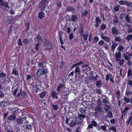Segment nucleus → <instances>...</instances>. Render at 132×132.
Masks as SVG:
<instances>
[{
    "mask_svg": "<svg viewBox=\"0 0 132 132\" xmlns=\"http://www.w3.org/2000/svg\"><path fill=\"white\" fill-rule=\"evenodd\" d=\"M38 66L39 69L36 72V76L38 78L41 77L42 75H46L48 73V72L47 68H45V66L44 64L40 62L38 64Z\"/></svg>",
    "mask_w": 132,
    "mask_h": 132,
    "instance_id": "obj_1",
    "label": "nucleus"
},
{
    "mask_svg": "<svg viewBox=\"0 0 132 132\" xmlns=\"http://www.w3.org/2000/svg\"><path fill=\"white\" fill-rule=\"evenodd\" d=\"M10 81V78L6 76L5 72L4 73L2 71H0V83L2 84L7 85Z\"/></svg>",
    "mask_w": 132,
    "mask_h": 132,
    "instance_id": "obj_2",
    "label": "nucleus"
},
{
    "mask_svg": "<svg viewBox=\"0 0 132 132\" xmlns=\"http://www.w3.org/2000/svg\"><path fill=\"white\" fill-rule=\"evenodd\" d=\"M44 45L46 50H51L52 48V43L47 39H44Z\"/></svg>",
    "mask_w": 132,
    "mask_h": 132,
    "instance_id": "obj_3",
    "label": "nucleus"
},
{
    "mask_svg": "<svg viewBox=\"0 0 132 132\" xmlns=\"http://www.w3.org/2000/svg\"><path fill=\"white\" fill-rule=\"evenodd\" d=\"M114 76L111 73H109V74H106L105 76V80L106 81H108L109 80L112 84L115 83L114 80Z\"/></svg>",
    "mask_w": 132,
    "mask_h": 132,
    "instance_id": "obj_4",
    "label": "nucleus"
},
{
    "mask_svg": "<svg viewBox=\"0 0 132 132\" xmlns=\"http://www.w3.org/2000/svg\"><path fill=\"white\" fill-rule=\"evenodd\" d=\"M87 123L88 125L87 128L88 129H89V128L92 129L93 127V126L94 127H96L98 126L97 122L94 120L92 121L91 124H90V122L88 121H87Z\"/></svg>",
    "mask_w": 132,
    "mask_h": 132,
    "instance_id": "obj_5",
    "label": "nucleus"
},
{
    "mask_svg": "<svg viewBox=\"0 0 132 132\" xmlns=\"http://www.w3.org/2000/svg\"><path fill=\"white\" fill-rule=\"evenodd\" d=\"M101 22V20L99 17H97L95 19V24L94 27L97 28H98Z\"/></svg>",
    "mask_w": 132,
    "mask_h": 132,
    "instance_id": "obj_6",
    "label": "nucleus"
},
{
    "mask_svg": "<svg viewBox=\"0 0 132 132\" xmlns=\"http://www.w3.org/2000/svg\"><path fill=\"white\" fill-rule=\"evenodd\" d=\"M12 28L15 29H16L17 28V27L16 24H15L13 23H12V24L11 26L9 29V30L8 31V34L9 35H11V31Z\"/></svg>",
    "mask_w": 132,
    "mask_h": 132,
    "instance_id": "obj_7",
    "label": "nucleus"
},
{
    "mask_svg": "<svg viewBox=\"0 0 132 132\" xmlns=\"http://www.w3.org/2000/svg\"><path fill=\"white\" fill-rule=\"evenodd\" d=\"M112 33L113 35L117 36L119 34V32L115 27H112Z\"/></svg>",
    "mask_w": 132,
    "mask_h": 132,
    "instance_id": "obj_8",
    "label": "nucleus"
},
{
    "mask_svg": "<svg viewBox=\"0 0 132 132\" xmlns=\"http://www.w3.org/2000/svg\"><path fill=\"white\" fill-rule=\"evenodd\" d=\"M78 31L80 36L84 34V27L83 25L81 23L79 26V28Z\"/></svg>",
    "mask_w": 132,
    "mask_h": 132,
    "instance_id": "obj_9",
    "label": "nucleus"
},
{
    "mask_svg": "<svg viewBox=\"0 0 132 132\" xmlns=\"http://www.w3.org/2000/svg\"><path fill=\"white\" fill-rule=\"evenodd\" d=\"M12 17V16H9L7 17V19L5 21V23L6 25H8L12 22L13 19V17Z\"/></svg>",
    "mask_w": 132,
    "mask_h": 132,
    "instance_id": "obj_10",
    "label": "nucleus"
},
{
    "mask_svg": "<svg viewBox=\"0 0 132 132\" xmlns=\"http://www.w3.org/2000/svg\"><path fill=\"white\" fill-rule=\"evenodd\" d=\"M65 87V84H64L61 83L58 85L57 88L56 89L57 91H58V93H59L61 89Z\"/></svg>",
    "mask_w": 132,
    "mask_h": 132,
    "instance_id": "obj_11",
    "label": "nucleus"
},
{
    "mask_svg": "<svg viewBox=\"0 0 132 132\" xmlns=\"http://www.w3.org/2000/svg\"><path fill=\"white\" fill-rule=\"evenodd\" d=\"M45 16V14L43 11H42L39 12L38 17L40 20L43 19Z\"/></svg>",
    "mask_w": 132,
    "mask_h": 132,
    "instance_id": "obj_12",
    "label": "nucleus"
},
{
    "mask_svg": "<svg viewBox=\"0 0 132 132\" xmlns=\"http://www.w3.org/2000/svg\"><path fill=\"white\" fill-rule=\"evenodd\" d=\"M84 64V63L83 62L80 61L79 62H77L76 64H74L72 65L70 67V69L71 70H72L73 68L76 67L77 66L81 65L82 64Z\"/></svg>",
    "mask_w": 132,
    "mask_h": 132,
    "instance_id": "obj_13",
    "label": "nucleus"
},
{
    "mask_svg": "<svg viewBox=\"0 0 132 132\" xmlns=\"http://www.w3.org/2000/svg\"><path fill=\"white\" fill-rule=\"evenodd\" d=\"M58 93H57V92L55 91H53L51 93V95L52 98H55L56 99H58L59 98L57 96Z\"/></svg>",
    "mask_w": 132,
    "mask_h": 132,
    "instance_id": "obj_14",
    "label": "nucleus"
},
{
    "mask_svg": "<svg viewBox=\"0 0 132 132\" xmlns=\"http://www.w3.org/2000/svg\"><path fill=\"white\" fill-rule=\"evenodd\" d=\"M39 89V88L37 85H34L32 87V91L34 93H37L38 92Z\"/></svg>",
    "mask_w": 132,
    "mask_h": 132,
    "instance_id": "obj_15",
    "label": "nucleus"
},
{
    "mask_svg": "<svg viewBox=\"0 0 132 132\" xmlns=\"http://www.w3.org/2000/svg\"><path fill=\"white\" fill-rule=\"evenodd\" d=\"M114 40L116 43H118V44L121 42L122 40L120 36H115Z\"/></svg>",
    "mask_w": 132,
    "mask_h": 132,
    "instance_id": "obj_16",
    "label": "nucleus"
},
{
    "mask_svg": "<svg viewBox=\"0 0 132 132\" xmlns=\"http://www.w3.org/2000/svg\"><path fill=\"white\" fill-rule=\"evenodd\" d=\"M81 72L80 68L77 66L75 68V73L76 76L80 75Z\"/></svg>",
    "mask_w": 132,
    "mask_h": 132,
    "instance_id": "obj_17",
    "label": "nucleus"
},
{
    "mask_svg": "<svg viewBox=\"0 0 132 132\" xmlns=\"http://www.w3.org/2000/svg\"><path fill=\"white\" fill-rule=\"evenodd\" d=\"M72 21L76 22L78 19V15L77 14L72 15L71 16Z\"/></svg>",
    "mask_w": 132,
    "mask_h": 132,
    "instance_id": "obj_18",
    "label": "nucleus"
},
{
    "mask_svg": "<svg viewBox=\"0 0 132 132\" xmlns=\"http://www.w3.org/2000/svg\"><path fill=\"white\" fill-rule=\"evenodd\" d=\"M23 118L20 117H18L16 120V122H17V125H20L22 124L23 122Z\"/></svg>",
    "mask_w": 132,
    "mask_h": 132,
    "instance_id": "obj_19",
    "label": "nucleus"
},
{
    "mask_svg": "<svg viewBox=\"0 0 132 132\" xmlns=\"http://www.w3.org/2000/svg\"><path fill=\"white\" fill-rule=\"evenodd\" d=\"M118 44L114 42V43H113L111 47V50L113 52H114L115 49V48L117 47Z\"/></svg>",
    "mask_w": 132,
    "mask_h": 132,
    "instance_id": "obj_20",
    "label": "nucleus"
},
{
    "mask_svg": "<svg viewBox=\"0 0 132 132\" xmlns=\"http://www.w3.org/2000/svg\"><path fill=\"white\" fill-rule=\"evenodd\" d=\"M106 116L107 118H112L113 117V113L111 111H107V113L106 114Z\"/></svg>",
    "mask_w": 132,
    "mask_h": 132,
    "instance_id": "obj_21",
    "label": "nucleus"
},
{
    "mask_svg": "<svg viewBox=\"0 0 132 132\" xmlns=\"http://www.w3.org/2000/svg\"><path fill=\"white\" fill-rule=\"evenodd\" d=\"M76 122L78 124L79 123H81L83 121V119L80 118L79 117H76L75 120Z\"/></svg>",
    "mask_w": 132,
    "mask_h": 132,
    "instance_id": "obj_22",
    "label": "nucleus"
},
{
    "mask_svg": "<svg viewBox=\"0 0 132 132\" xmlns=\"http://www.w3.org/2000/svg\"><path fill=\"white\" fill-rule=\"evenodd\" d=\"M56 4L57 5V7L59 9L61 8L62 7V1L61 0H57L56 2Z\"/></svg>",
    "mask_w": 132,
    "mask_h": 132,
    "instance_id": "obj_23",
    "label": "nucleus"
},
{
    "mask_svg": "<svg viewBox=\"0 0 132 132\" xmlns=\"http://www.w3.org/2000/svg\"><path fill=\"white\" fill-rule=\"evenodd\" d=\"M16 118V117L14 115L10 116L7 118V119L9 121L14 120Z\"/></svg>",
    "mask_w": 132,
    "mask_h": 132,
    "instance_id": "obj_24",
    "label": "nucleus"
},
{
    "mask_svg": "<svg viewBox=\"0 0 132 132\" xmlns=\"http://www.w3.org/2000/svg\"><path fill=\"white\" fill-rule=\"evenodd\" d=\"M106 127L105 126H99L98 125V126L96 127V128L98 130L102 129L104 131H106L107 130Z\"/></svg>",
    "mask_w": 132,
    "mask_h": 132,
    "instance_id": "obj_25",
    "label": "nucleus"
},
{
    "mask_svg": "<svg viewBox=\"0 0 132 132\" xmlns=\"http://www.w3.org/2000/svg\"><path fill=\"white\" fill-rule=\"evenodd\" d=\"M12 74L14 75L15 76H18L19 74V72L18 70L15 68L12 70Z\"/></svg>",
    "mask_w": 132,
    "mask_h": 132,
    "instance_id": "obj_26",
    "label": "nucleus"
},
{
    "mask_svg": "<svg viewBox=\"0 0 132 132\" xmlns=\"http://www.w3.org/2000/svg\"><path fill=\"white\" fill-rule=\"evenodd\" d=\"M104 109L106 112L108 111H109V110H111V109H110V106L107 104L105 105L104 107Z\"/></svg>",
    "mask_w": 132,
    "mask_h": 132,
    "instance_id": "obj_27",
    "label": "nucleus"
},
{
    "mask_svg": "<svg viewBox=\"0 0 132 132\" xmlns=\"http://www.w3.org/2000/svg\"><path fill=\"white\" fill-rule=\"evenodd\" d=\"M3 5V7L5 10H7L9 9V4L6 1H5L4 2Z\"/></svg>",
    "mask_w": 132,
    "mask_h": 132,
    "instance_id": "obj_28",
    "label": "nucleus"
},
{
    "mask_svg": "<svg viewBox=\"0 0 132 132\" xmlns=\"http://www.w3.org/2000/svg\"><path fill=\"white\" fill-rule=\"evenodd\" d=\"M88 36V33H86L84 34L81 36L83 37V39L85 41H86L87 39Z\"/></svg>",
    "mask_w": 132,
    "mask_h": 132,
    "instance_id": "obj_29",
    "label": "nucleus"
},
{
    "mask_svg": "<svg viewBox=\"0 0 132 132\" xmlns=\"http://www.w3.org/2000/svg\"><path fill=\"white\" fill-rule=\"evenodd\" d=\"M18 109L17 108H13L11 109V111L13 114H16L18 112Z\"/></svg>",
    "mask_w": 132,
    "mask_h": 132,
    "instance_id": "obj_30",
    "label": "nucleus"
},
{
    "mask_svg": "<svg viewBox=\"0 0 132 132\" xmlns=\"http://www.w3.org/2000/svg\"><path fill=\"white\" fill-rule=\"evenodd\" d=\"M86 108L85 106H84L80 108V112L82 114L85 113L86 111Z\"/></svg>",
    "mask_w": 132,
    "mask_h": 132,
    "instance_id": "obj_31",
    "label": "nucleus"
},
{
    "mask_svg": "<svg viewBox=\"0 0 132 132\" xmlns=\"http://www.w3.org/2000/svg\"><path fill=\"white\" fill-rule=\"evenodd\" d=\"M82 69H84L85 68H86V69H85L86 70L89 71L90 70V68H89V64H83L82 66Z\"/></svg>",
    "mask_w": 132,
    "mask_h": 132,
    "instance_id": "obj_32",
    "label": "nucleus"
},
{
    "mask_svg": "<svg viewBox=\"0 0 132 132\" xmlns=\"http://www.w3.org/2000/svg\"><path fill=\"white\" fill-rule=\"evenodd\" d=\"M7 105V103L6 101H2L0 103V105L2 107H4Z\"/></svg>",
    "mask_w": 132,
    "mask_h": 132,
    "instance_id": "obj_33",
    "label": "nucleus"
},
{
    "mask_svg": "<svg viewBox=\"0 0 132 132\" xmlns=\"http://www.w3.org/2000/svg\"><path fill=\"white\" fill-rule=\"evenodd\" d=\"M67 9L68 11L72 13H73V11H75L74 8L70 6H68L67 7Z\"/></svg>",
    "mask_w": 132,
    "mask_h": 132,
    "instance_id": "obj_34",
    "label": "nucleus"
},
{
    "mask_svg": "<svg viewBox=\"0 0 132 132\" xmlns=\"http://www.w3.org/2000/svg\"><path fill=\"white\" fill-rule=\"evenodd\" d=\"M102 39H103L104 41H106L107 42H109L110 40V39L109 37L104 36H102L101 37Z\"/></svg>",
    "mask_w": 132,
    "mask_h": 132,
    "instance_id": "obj_35",
    "label": "nucleus"
},
{
    "mask_svg": "<svg viewBox=\"0 0 132 132\" xmlns=\"http://www.w3.org/2000/svg\"><path fill=\"white\" fill-rule=\"evenodd\" d=\"M125 47L122 45H120L117 48L118 49V52H121L122 50L124 49Z\"/></svg>",
    "mask_w": 132,
    "mask_h": 132,
    "instance_id": "obj_36",
    "label": "nucleus"
},
{
    "mask_svg": "<svg viewBox=\"0 0 132 132\" xmlns=\"http://www.w3.org/2000/svg\"><path fill=\"white\" fill-rule=\"evenodd\" d=\"M59 39L60 43L61 45H60V46L65 51V48L64 47V46L62 45L63 44V40L62 39V38H59Z\"/></svg>",
    "mask_w": 132,
    "mask_h": 132,
    "instance_id": "obj_37",
    "label": "nucleus"
},
{
    "mask_svg": "<svg viewBox=\"0 0 132 132\" xmlns=\"http://www.w3.org/2000/svg\"><path fill=\"white\" fill-rule=\"evenodd\" d=\"M77 124L76 122L74 121L73 120H72L69 123V125L71 127H73L75 126Z\"/></svg>",
    "mask_w": 132,
    "mask_h": 132,
    "instance_id": "obj_38",
    "label": "nucleus"
},
{
    "mask_svg": "<svg viewBox=\"0 0 132 132\" xmlns=\"http://www.w3.org/2000/svg\"><path fill=\"white\" fill-rule=\"evenodd\" d=\"M120 6L119 5L117 4L114 7V11L117 12L120 9Z\"/></svg>",
    "mask_w": 132,
    "mask_h": 132,
    "instance_id": "obj_39",
    "label": "nucleus"
},
{
    "mask_svg": "<svg viewBox=\"0 0 132 132\" xmlns=\"http://www.w3.org/2000/svg\"><path fill=\"white\" fill-rule=\"evenodd\" d=\"M100 27L101 30L103 31L106 28V26L105 24L103 23H102Z\"/></svg>",
    "mask_w": 132,
    "mask_h": 132,
    "instance_id": "obj_40",
    "label": "nucleus"
},
{
    "mask_svg": "<svg viewBox=\"0 0 132 132\" xmlns=\"http://www.w3.org/2000/svg\"><path fill=\"white\" fill-rule=\"evenodd\" d=\"M20 93L21 95L23 97H24L26 95V92L24 91H23L21 89L20 90Z\"/></svg>",
    "mask_w": 132,
    "mask_h": 132,
    "instance_id": "obj_41",
    "label": "nucleus"
},
{
    "mask_svg": "<svg viewBox=\"0 0 132 132\" xmlns=\"http://www.w3.org/2000/svg\"><path fill=\"white\" fill-rule=\"evenodd\" d=\"M126 22L128 23H129L130 22V19L128 14L126 15L125 17Z\"/></svg>",
    "mask_w": 132,
    "mask_h": 132,
    "instance_id": "obj_42",
    "label": "nucleus"
},
{
    "mask_svg": "<svg viewBox=\"0 0 132 132\" xmlns=\"http://www.w3.org/2000/svg\"><path fill=\"white\" fill-rule=\"evenodd\" d=\"M121 52H119L116 53L115 54V57L117 59H120L121 58Z\"/></svg>",
    "mask_w": 132,
    "mask_h": 132,
    "instance_id": "obj_43",
    "label": "nucleus"
},
{
    "mask_svg": "<svg viewBox=\"0 0 132 132\" xmlns=\"http://www.w3.org/2000/svg\"><path fill=\"white\" fill-rule=\"evenodd\" d=\"M132 70L131 69H129L128 70L127 75V77L128 78L132 75Z\"/></svg>",
    "mask_w": 132,
    "mask_h": 132,
    "instance_id": "obj_44",
    "label": "nucleus"
},
{
    "mask_svg": "<svg viewBox=\"0 0 132 132\" xmlns=\"http://www.w3.org/2000/svg\"><path fill=\"white\" fill-rule=\"evenodd\" d=\"M52 107L53 109L54 110L56 111L58 109V104L54 105L53 104L52 105Z\"/></svg>",
    "mask_w": 132,
    "mask_h": 132,
    "instance_id": "obj_45",
    "label": "nucleus"
},
{
    "mask_svg": "<svg viewBox=\"0 0 132 132\" xmlns=\"http://www.w3.org/2000/svg\"><path fill=\"white\" fill-rule=\"evenodd\" d=\"M46 92L45 91H44L43 92L41 93L39 95V97L41 98H43L46 95Z\"/></svg>",
    "mask_w": 132,
    "mask_h": 132,
    "instance_id": "obj_46",
    "label": "nucleus"
},
{
    "mask_svg": "<svg viewBox=\"0 0 132 132\" xmlns=\"http://www.w3.org/2000/svg\"><path fill=\"white\" fill-rule=\"evenodd\" d=\"M127 84V87L128 86L132 87V80H128Z\"/></svg>",
    "mask_w": 132,
    "mask_h": 132,
    "instance_id": "obj_47",
    "label": "nucleus"
},
{
    "mask_svg": "<svg viewBox=\"0 0 132 132\" xmlns=\"http://www.w3.org/2000/svg\"><path fill=\"white\" fill-rule=\"evenodd\" d=\"M125 5L127 6H130L132 8V3L130 2H128L127 1H125Z\"/></svg>",
    "mask_w": 132,
    "mask_h": 132,
    "instance_id": "obj_48",
    "label": "nucleus"
},
{
    "mask_svg": "<svg viewBox=\"0 0 132 132\" xmlns=\"http://www.w3.org/2000/svg\"><path fill=\"white\" fill-rule=\"evenodd\" d=\"M109 130H111L114 132H116V127L113 126H110L109 128Z\"/></svg>",
    "mask_w": 132,
    "mask_h": 132,
    "instance_id": "obj_49",
    "label": "nucleus"
},
{
    "mask_svg": "<svg viewBox=\"0 0 132 132\" xmlns=\"http://www.w3.org/2000/svg\"><path fill=\"white\" fill-rule=\"evenodd\" d=\"M132 39V34L128 35L127 36L126 38L127 41H129Z\"/></svg>",
    "mask_w": 132,
    "mask_h": 132,
    "instance_id": "obj_50",
    "label": "nucleus"
},
{
    "mask_svg": "<svg viewBox=\"0 0 132 132\" xmlns=\"http://www.w3.org/2000/svg\"><path fill=\"white\" fill-rule=\"evenodd\" d=\"M97 77H98V76L97 75H96L95 77L91 76L90 77V78L92 80H94V81H95L97 79Z\"/></svg>",
    "mask_w": 132,
    "mask_h": 132,
    "instance_id": "obj_51",
    "label": "nucleus"
},
{
    "mask_svg": "<svg viewBox=\"0 0 132 132\" xmlns=\"http://www.w3.org/2000/svg\"><path fill=\"white\" fill-rule=\"evenodd\" d=\"M53 117L55 120H59V117L57 113H55L54 114Z\"/></svg>",
    "mask_w": 132,
    "mask_h": 132,
    "instance_id": "obj_52",
    "label": "nucleus"
},
{
    "mask_svg": "<svg viewBox=\"0 0 132 132\" xmlns=\"http://www.w3.org/2000/svg\"><path fill=\"white\" fill-rule=\"evenodd\" d=\"M113 22L115 24H117L118 23V20L117 17L116 16L114 17L113 20Z\"/></svg>",
    "mask_w": 132,
    "mask_h": 132,
    "instance_id": "obj_53",
    "label": "nucleus"
},
{
    "mask_svg": "<svg viewBox=\"0 0 132 132\" xmlns=\"http://www.w3.org/2000/svg\"><path fill=\"white\" fill-rule=\"evenodd\" d=\"M95 110L96 112H100L101 110V108L100 106H97L95 108Z\"/></svg>",
    "mask_w": 132,
    "mask_h": 132,
    "instance_id": "obj_54",
    "label": "nucleus"
},
{
    "mask_svg": "<svg viewBox=\"0 0 132 132\" xmlns=\"http://www.w3.org/2000/svg\"><path fill=\"white\" fill-rule=\"evenodd\" d=\"M36 38L37 39V41L39 42H42V39L41 37L38 35L36 37Z\"/></svg>",
    "mask_w": 132,
    "mask_h": 132,
    "instance_id": "obj_55",
    "label": "nucleus"
},
{
    "mask_svg": "<svg viewBox=\"0 0 132 132\" xmlns=\"http://www.w3.org/2000/svg\"><path fill=\"white\" fill-rule=\"evenodd\" d=\"M88 13V11L87 10H85L84 12H82L81 13V14L82 17L85 16Z\"/></svg>",
    "mask_w": 132,
    "mask_h": 132,
    "instance_id": "obj_56",
    "label": "nucleus"
},
{
    "mask_svg": "<svg viewBox=\"0 0 132 132\" xmlns=\"http://www.w3.org/2000/svg\"><path fill=\"white\" fill-rule=\"evenodd\" d=\"M26 129H28L30 130H32V127L30 125H27L26 126Z\"/></svg>",
    "mask_w": 132,
    "mask_h": 132,
    "instance_id": "obj_57",
    "label": "nucleus"
},
{
    "mask_svg": "<svg viewBox=\"0 0 132 132\" xmlns=\"http://www.w3.org/2000/svg\"><path fill=\"white\" fill-rule=\"evenodd\" d=\"M117 60L118 61H119V63L120 66L124 64L125 62L124 60H120L118 59H117Z\"/></svg>",
    "mask_w": 132,
    "mask_h": 132,
    "instance_id": "obj_58",
    "label": "nucleus"
},
{
    "mask_svg": "<svg viewBox=\"0 0 132 132\" xmlns=\"http://www.w3.org/2000/svg\"><path fill=\"white\" fill-rule=\"evenodd\" d=\"M25 24L27 27V30H28L29 29V27L30 26V23L28 22L27 21L25 22Z\"/></svg>",
    "mask_w": 132,
    "mask_h": 132,
    "instance_id": "obj_59",
    "label": "nucleus"
},
{
    "mask_svg": "<svg viewBox=\"0 0 132 132\" xmlns=\"http://www.w3.org/2000/svg\"><path fill=\"white\" fill-rule=\"evenodd\" d=\"M64 65V62L62 61H61V64L59 66V69L57 68V70L59 71V70L61 69L63 67Z\"/></svg>",
    "mask_w": 132,
    "mask_h": 132,
    "instance_id": "obj_60",
    "label": "nucleus"
},
{
    "mask_svg": "<svg viewBox=\"0 0 132 132\" xmlns=\"http://www.w3.org/2000/svg\"><path fill=\"white\" fill-rule=\"evenodd\" d=\"M102 84V83L101 82V81L100 80L99 81H98L96 82V85L98 87H100Z\"/></svg>",
    "mask_w": 132,
    "mask_h": 132,
    "instance_id": "obj_61",
    "label": "nucleus"
},
{
    "mask_svg": "<svg viewBox=\"0 0 132 132\" xmlns=\"http://www.w3.org/2000/svg\"><path fill=\"white\" fill-rule=\"evenodd\" d=\"M103 102L106 104H107L109 103L107 100V97L105 96V98L103 99Z\"/></svg>",
    "mask_w": 132,
    "mask_h": 132,
    "instance_id": "obj_62",
    "label": "nucleus"
},
{
    "mask_svg": "<svg viewBox=\"0 0 132 132\" xmlns=\"http://www.w3.org/2000/svg\"><path fill=\"white\" fill-rule=\"evenodd\" d=\"M58 34L57 35L58 37L59 38H62V35L63 32L59 31H58Z\"/></svg>",
    "mask_w": 132,
    "mask_h": 132,
    "instance_id": "obj_63",
    "label": "nucleus"
},
{
    "mask_svg": "<svg viewBox=\"0 0 132 132\" xmlns=\"http://www.w3.org/2000/svg\"><path fill=\"white\" fill-rule=\"evenodd\" d=\"M94 40L95 43H96L99 40V38L97 36H95L94 38Z\"/></svg>",
    "mask_w": 132,
    "mask_h": 132,
    "instance_id": "obj_64",
    "label": "nucleus"
}]
</instances>
